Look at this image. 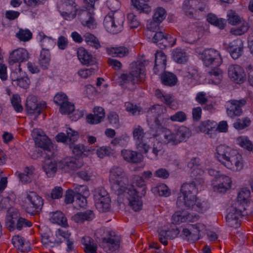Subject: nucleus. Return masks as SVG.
<instances>
[{"label":"nucleus","mask_w":253,"mask_h":253,"mask_svg":"<svg viewBox=\"0 0 253 253\" xmlns=\"http://www.w3.org/2000/svg\"><path fill=\"white\" fill-rule=\"evenodd\" d=\"M109 180L115 193L118 195L124 194L127 198L130 206L134 211H138L141 209L142 202L136 194L137 191L133 186H128V178L121 167L114 166L111 168Z\"/></svg>","instance_id":"1"},{"label":"nucleus","mask_w":253,"mask_h":253,"mask_svg":"<svg viewBox=\"0 0 253 253\" xmlns=\"http://www.w3.org/2000/svg\"><path fill=\"white\" fill-rule=\"evenodd\" d=\"M204 182V179L198 176L191 182L184 183L181 187V193L176 201L177 206L181 209H191L202 212L207 210L209 204L197 200L196 197L198 189Z\"/></svg>","instance_id":"2"},{"label":"nucleus","mask_w":253,"mask_h":253,"mask_svg":"<svg viewBox=\"0 0 253 253\" xmlns=\"http://www.w3.org/2000/svg\"><path fill=\"white\" fill-rule=\"evenodd\" d=\"M36 145L40 148H36L31 154V158L37 159L41 158L53 159L54 153L53 151L52 144L50 139L45 135L38 134L35 138Z\"/></svg>","instance_id":"3"},{"label":"nucleus","mask_w":253,"mask_h":253,"mask_svg":"<svg viewBox=\"0 0 253 253\" xmlns=\"http://www.w3.org/2000/svg\"><path fill=\"white\" fill-rule=\"evenodd\" d=\"M239 203H234L228 209L226 219L228 226L234 228L238 227L240 225V218L242 216L251 214L248 212V209L244 205H240Z\"/></svg>","instance_id":"4"},{"label":"nucleus","mask_w":253,"mask_h":253,"mask_svg":"<svg viewBox=\"0 0 253 253\" xmlns=\"http://www.w3.org/2000/svg\"><path fill=\"white\" fill-rule=\"evenodd\" d=\"M184 14L190 18L196 19L208 11L207 5L201 0H184L182 4Z\"/></svg>","instance_id":"5"},{"label":"nucleus","mask_w":253,"mask_h":253,"mask_svg":"<svg viewBox=\"0 0 253 253\" xmlns=\"http://www.w3.org/2000/svg\"><path fill=\"white\" fill-rule=\"evenodd\" d=\"M125 18L123 14L114 15L109 13L104 20V26L107 31L113 34H118L122 31Z\"/></svg>","instance_id":"6"},{"label":"nucleus","mask_w":253,"mask_h":253,"mask_svg":"<svg viewBox=\"0 0 253 253\" xmlns=\"http://www.w3.org/2000/svg\"><path fill=\"white\" fill-rule=\"evenodd\" d=\"M100 246L107 253H117L120 247V238L113 231H108L102 238Z\"/></svg>","instance_id":"7"},{"label":"nucleus","mask_w":253,"mask_h":253,"mask_svg":"<svg viewBox=\"0 0 253 253\" xmlns=\"http://www.w3.org/2000/svg\"><path fill=\"white\" fill-rule=\"evenodd\" d=\"M94 200L95 207L99 212H106L109 210L111 200L104 188H98L95 190Z\"/></svg>","instance_id":"8"},{"label":"nucleus","mask_w":253,"mask_h":253,"mask_svg":"<svg viewBox=\"0 0 253 253\" xmlns=\"http://www.w3.org/2000/svg\"><path fill=\"white\" fill-rule=\"evenodd\" d=\"M26 199V212L32 215L39 214L43 205L42 197L34 192H30L27 194Z\"/></svg>","instance_id":"9"},{"label":"nucleus","mask_w":253,"mask_h":253,"mask_svg":"<svg viewBox=\"0 0 253 253\" xmlns=\"http://www.w3.org/2000/svg\"><path fill=\"white\" fill-rule=\"evenodd\" d=\"M201 58L207 67H219L222 62L219 52L212 48L205 49L202 53Z\"/></svg>","instance_id":"10"},{"label":"nucleus","mask_w":253,"mask_h":253,"mask_svg":"<svg viewBox=\"0 0 253 253\" xmlns=\"http://www.w3.org/2000/svg\"><path fill=\"white\" fill-rule=\"evenodd\" d=\"M244 99L240 100H230L226 104V113L229 117L234 118L241 116L243 113L242 107L246 104Z\"/></svg>","instance_id":"11"},{"label":"nucleus","mask_w":253,"mask_h":253,"mask_svg":"<svg viewBox=\"0 0 253 253\" xmlns=\"http://www.w3.org/2000/svg\"><path fill=\"white\" fill-rule=\"evenodd\" d=\"M32 224L31 221L22 217L14 218L11 216H8L5 220V226L10 231L15 229L21 230L23 228L31 227Z\"/></svg>","instance_id":"12"},{"label":"nucleus","mask_w":253,"mask_h":253,"mask_svg":"<svg viewBox=\"0 0 253 253\" xmlns=\"http://www.w3.org/2000/svg\"><path fill=\"white\" fill-rule=\"evenodd\" d=\"M78 15L83 25L90 29L96 28V23L94 18L93 8L90 9L86 8L84 9H82L80 11Z\"/></svg>","instance_id":"13"},{"label":"nucleus","mask_w":253,"mask_h":253,"mask_svg":"<svg viewBox=\"0 0 253 253\" xmlns=\"http://www.w3.org/2000/svg\"><path fill=\"white\" fill-rule=\"evenodd\" d=\"M132 133L137 149L145 154L147 153L150 147L143 141L145 134L143 128L140 126H136L133 128Z\"/></svg>","instance_id":"14"},{"label":"nucleus","mask_w":253,"mask_h":253,"mask_svg":"<svg viewBox=\"0 0 253 253\" xmlns=\"http://www.w3.org/2000/svg\"><path fill=\"white\" fill-rule=\"evenodd\" d=\"M206 226L204 224L198 223L192 225V228L190 229L187 228L183 229L182 233L189 241L194 242L198 240L201 236L200 233L205 231Z\"/></svg>","instance_id":"15"},{"label":"nucleus","mask_w":253,"mask_h":253,"mask_svg":"<svg viewBox=\"0 0 253 253\" xmlns=\"http://www.w3.org/2000/svg\"><path fill=\"white\" fill-rule=\"evenodd\" d=\"M203 31L202 28L194 25L189 26L183 33L185 42L191 44L195 43L202 37Z\"/></svg>","instance_id":"16"},{"label":"nucleus","mask_w":253,"mask_h":253,"mask_svg":"<svg viewBox=\"0 0 253 253\" xmlns=\"http://www.w3.org/2000/svg\"><path fill=\"white\" fill-rule=\"evenodd\" d=\"M64 115H67L72 121H77L84 115L83 111L75 109L74 104L69 101L68 96L65 94H64Z\"/></svg>","instance_id":"17"},{"label":"nucleus","mask_w":253,"mask_h":253,"mask_svg":"<svg viewBox=\"0 0 253 253\" xmlns=\"http://www.w3.org/2000/svg\"><path fill=\"white\" fill-rule=\"evenodd\" d=\"M147 62L146 61H137L132 62L130 65V73L135 79V81L139 80L142 81L145 76L144 68Z\"/></svg>","instance_id":"18"},{"label":"nucleus","mask_w":253,"mask_h":253,"mask_svg":"<svg viewBox=\"0 0 253 253\" xmlns=\"http://www.w3.org/2000/svg\"><path fill=\"white\" fill-rule=\"evenodd\" d=\"M228 74L230 79L237 84H241L245 81L243 69L238 65H231L228 67Z\"/></svg>","instance_id":"19"},{"label":"nucleus","mask_w":253,"mask_h":253,"mask_svg":"<svg viewBox=\"0 0 253 253\" xmlns=\"http://www.w3.org/2000/svg\"><path fill=\"white\" fill-rule=\"evenodd\" d=\"M215 182V183H213L214 190L219 193L226 192L230 188L232 183L231 178L223 174L219 175Z\"/></svg>","instance_id":"20"},{"label":"nucleus","mask_w":253,"mask_h":253,"mask_svg":"<svg viewBox=\"0 0 253 253\" xmlns=\"http://www.w3.org/2000/svg\"><path fill=\"white\" fill-rule=\"evenodd\" d=\"M237 152L231 148L225 145H220L216 147V158L222 165L225 164V162L230 159V158Z\"/></svg>","instance_id":"21"},{"label":"nucleus","mask_w":253,"mask_h":253,"mask_svg":"<svg viewBox=\"0 0 253 253\" xmlns=\"http://www.w3.org/2000/svg\"><path fill=\"white\" fill-rule=\"evenodd\" d=\"M170 36L166 34H165L162 32H159L155 34L152 39V42L156 43L160 48L163 49L168 46L173 45L175 44V39H173L174 42L173 43H170Z\"/></svg>","instance_id":"22"},{"label":"nucleus","mask_w":253,"mask_h":253,"mask_svg":"<svg viewBox=\"0 0 253 253\" xmlns=\"http://www.w3.org/2000/svg\"><path fill=\"white\" fill-rule=\"evenodd\" d=\"M29 59L28 51L24 48H20L13 50L10 54L9 64L11 65L16 62H22Z\"/></svg>","instance_id":"23"},{"label":"nucleus","mask_w":253,"mask_h":253,"mask_svg":"<svg viewBox=\"0 0 253 253\" xmlns=\"http://www.w3.org/2000/svg\"><path fill=\"white\" fill-rule=\"evenodd\" d=\"M224 166L233 171H240L243 169V163L241 155L234 154L227 161L225 162Z\"/></svg>","instance_id":"24"},{"label":"nucleus","mask_w":253,"mask_h":253,"mask_svg":"<svg viewBox=\"0 0 253 253\" xmlns=\"http://www.w3.org/2000/svg\"><path fill=\"white\" fill-rule=\"evenodd\" d=\"M243 43L242 40L237 39L230 42L227 49L231 57L236 59L241 56L243 53Z\"/></svg>","instance_id":"25"},{"label":"nucleus","mask_w":253,"mask_h":253,"mask_svg":"<svg viewBox=\"0 0 253 253\" xmlns=\"http://www.w3.org/2000/svg\"><path fill=\"white\" fill-rule=\"evenodd\" d=\"M166 63L167 57L165 54L161 51L156 52L155 65L153 68L154 74H158L164 72L166 67Z\"/></svg>","instance_id":"26"},{"label":"nucleus","mask_w":253,"mask_h":253,"mask_svg":"<svg viewBox=\"0 0 253 253\" xmlns=\"http://www.w3.org/2000/svg\"><path fill=\"white\" fill-rule=\"evenodd\" d=\"M93 112L94 114H90L87 116V122L90 124H97L102 122L105 117L104 109L101 107H96Z\"/></svg>","instance_id":"27"},{"label":"nucleus","mask_w":253,"mask_h":253,"mask_svg":"<svg viewBox=\"0 0 253 253\" xmlns=\"http://www.w3.org/2000/svg\"><path fill=\"white\" fill-rule=\"evenodd\" d=\"M154 136L156 138L159 137L158 139L161 141L162 144H170L172 145L178 144L175 133H172L169 130L164 131L159 135L157 134L154 135Z\"/></svg>","instance_id":"28"},{"label":"nucleus","mask_w":253,"mask_h":253,"mask_svg":"<svg viewBox=\"0 0 253 253\" xmlns=\"http://www.w3.org/2000/svg\"><path fill=\"white\" fill-rule=\"evenodd\" d=\"M26 108L29 114H35L36 118L41 113V110L38 108L37 98L33 95L29 96L27 98Z\"/></svg>","instance_id":"29"},{"label":"nucleus","mask_w":253,"mask_h":253,"mask_svg":"<svg viewBox=\"0 0 253 253\" xmlns=\"http://www.w3.org/2000/svg\"><path fill=\"white\" fill-rule=\"evenodd\" d=\"M77 54L79 59L83 64L91 65L95 64L96 62L92 55L83 47L79 48Z\"/></svg>","instance_id":"30"},{"label":"nucleus","mask_w":253,"mask_h":253,"mask_svg":"<svg viewBox=\"0 0 253 253\" xmlns=\"http://www.w3.org/2000/svg\"><path fill=\"white\" fill-rule=\"evenodd\" d=\"M42 168L48 177H52L57 171V163L51 161L52 159L43 158Z\"/></svg>","instance_id":"31"},{"label":"nucleus","mask_w":253,"mask_h":253,"mask_svg":"<svg viewBox=\"0 0 253 253\" xmlns=\"http://www.w3.org/2000/svg\"><path fill=\"white\" fill-rule=\"evenodd\" d=\"M83 166V162L81 160L74 157L64 158V170L67 171L76 170Z\"/></svg>","instance_id":"32"},{"label":"nucleus","mask_w":253,"mask_h":253,"mask_svg":"<svg viewBox=\"0 0 253 253\" xmlns=\"http://www.w3.org/2000/svg\"><path fill=\"white\" fill-rule=\"evenodd\" d=\"M81 244L84 246V250L85 253H96L97 245L93 239L89 236H84L81 238Z\"/></svg>","instance_id":"33"},{"label":"nucleus","mask_w":253,"mask_h":253,"mask_svg":"<svg viewBox=\"0 0 253 253\" xmlns=\"http://www.w3.org/2000/svg\"><path fill=\"white\" fill-rule=\"evenodd\" d=\"M122 155L124 160L129 163H137L142 160V155L136 151L124 150L122 151Z\"/></svg>","instance_id":"34"},{"label":"nucleus","mask_w":253,"mask_h":253,"mask_svg":"<svg viewBox=\"0 0 253 253\" xmlns=\"http://www.w3.org/2000/svg\"><path fill=\"white\" fill-rule=\"evenodd\" d=\"M92 211L87 210L84 212H79L73 216V220L77 223H83L85 221H90L94 218Z\"/></svg>","instance_id":"35"},{"label":"nucleus","mask_w":253,"mask_h":253,"mask_svg":"<svg viewBox=\"0 0 253 253\" xmlns=\"http://www.w3.org/2000/svg\"><path fill=\"white\" fill-rule=\"evenodd\" d=\"M132 5L139 12L148 14L151 11V7L146 3L149 0H131Z\"/></svg>","instance_id":"36"},{"label":"nucleus","mask_w":253,"mask_h":253,"mask_svg":"<svg viewBox=\"0 0 253 253\" xmlns=\"http://www.w3.org/2000/svg\"><path fill=\"white\" fill-rule=\"evenodd\" d=\"M50 61V54L48 49L42 47L39 58V64L42 69L48 68Z\"/></svg>","instance_id":"37"},{"label":"nucleus","mask_w":253,"mask_h":253,"mask_svg":"<svg viewBox=\"0 0 253 253\" xmlns=\"http://www.w3.org/2000/svg\"><path fill=\"white\" fill-rule=\"evenodd\" d=\"M161 80L162 83L168 86H174L176 84L177 79L173 73L169 72H164L161 74Z\"/></svg>","instance_id":"38"},{"label":"nucleus","mask_w":253,"mask_h":253,"mask_svg":"<svg viewBox=\"0 0 253 253\" xmlns=\"http://www.w3.org/2000/svg\"><path fill=\"white\" fill-rule=\"evenodd\" d=\"M207 21L211 25L218 27L219 29H223L226 24V21L225 19L217 18L214 14L209 13L207 16Z\"/></svg>","instance_id":"39"},{"label":"nucleus","mask_w":253,"mask_h":253,"mask_svg":"<svg viewBox=\"0 0 253 253\" xmlns=\"http://www.w3.org/2000/svg\"><path fill=\"white\" fill-rule=\"evenodd\" d=\"M106 50L108 54L113 57H124L129 53L127 48L125 46L107 48Z\"/></svg>","instance_id":"40"},{"label":"nucleus","mask_w":253,"mask_h":253,"mask_svg":"<svg viewBox=\"0 0 253 253\" xmlns=\"http://www.w3.org/2000/svg\"><path fill=\"white\" fill-rule=\"evenodd\" d=\"M172 56L176 62L180 64L185 63L188 60V55L187 53L180 48H176L173 50Z\"/></svg>","instance_id":"41"},{"label":"nucleus","mask_w":253,"mask_h":253,"mask_svg":"<svg viewBox=\"0 0 253 253\" xmlns=\"http://www.w3.org/2000/svg\"><path fill=\"white\" fill-rule=\"evenodd\" d=\"M79 138L78 132L70 127L67 128L66 133L64 134V143L69 146L74 143Z\"/></svg>","instance_id":"42"},{"label":"nucleus","mask_w":253,"mask_h":253,"mask_svg":"<svg viewBox=\"0 0 253 253\" xmlns=\"http://www.w3.org/2000/svg\"><path fill=\"white\" fill-rule=\"evenodd\" d=\"M250 194L251 192L249 189L247 188H242L239 192L237 197V201L235 203H239V204L240 205H244L247 209L249 207L248 202L249 201Z\"/></svg>","instance_id":"43"},{"label":"nucleus","mask_w":253,"mask_h":253,"mask_svg":"<svg viewBox=\"0 0 253 253\" xmlns=\"http://www.w3.org/2000/svg\"><path fill=\"white\" fill-rule=\"evenodd\" d=\"M216 126L215 122L207 120L202 122L199 127L201 131L211 134L212 131H215Z\"/></svg>","instance_id":"44"},{"label":"nucleus","mask_w":253,"mask_h":253,"mask_svg":"<svg viewBox=\"0 0 253 253\" xmlns=\"http://www.w3.org/2000/svg\"><path fill=\"white\" fill-rule=\"evenodd\" d=\"M175 133L178 144L188 138L191 135L189 128L185 126L179 127Z\"/></svg>","instance_id":"45"},{"label":"nucleus","mask_w":253,"mask_h":253,"mask_svg":"<svg viewBox=\"0 0 253 253\" xmlns=\"http://www.w3.org/2000/svg\"><path fill=\"white\" fill-rule=\"evenodd\" d=\"M50 221L53 224L63 226V213L60 211H56L49 213Z\"/></svg>","instance_id":"46"},{"label":"nucleus","mask_w":253,"mask_h":253,"mask_svg":"<svg viewBox=\"0 0 253 253\" xmlns=\"http://www.w3.org/2000/svg\"><path fill=\"white\" fill-rule=\"evenodd\" d=\"M70 232L64 230V242L67 246L66 252V253H76L74 241L73 239L70 238Z\"/></svg>","instance_id":"47"},{"label":"nucleus","mask_w":253,"mask_h":253,"mask_svg":"<svg viewBox=\"0 0 253 253\" xmlns=\"http://www.w3.org/2000/svg\"><path fill=\"white\" fill-rule=\"evenodd\" d=\"M77 8L76 6H64V20H71L77 15Z\"/></svg>","instance_id":"48"},{"label":"nucleus","mask_w":253,"mask_h":253,"mask_svg":"<svg viewBox=\"0 0 253 253\" xmlns=\"http://www.w3.org/2000/svg\"><path fill=\"white\" fill-rule=\"evenodd\" d=\"M84 39L88 45L98 49L100 47V44L98 39L92 34L87 33L84 35Z\"/></svg>","instance_id":"49"},{"label":"nucleus","mask_w":253,"mask_h":253,"mask_svg":"<svg viewBox=\"0 0 253 253\" xmlns=\"http://www.w3.org/2000/svg\"><path fill=\"white\" fill-rule=\"evenodd\" d=\"M250 26L246 21L241 22V25L238 28H232L230 30V33L236 36H241L246 33L249 30Z\"/></svg>","instance_id":"50"},{"label":"nucleus","mask_w":253,"mask_h":253,"mask_svg":"<svg viewBox=\"0 0 253 253\" xmlns=\"http://www.w3.org/2000/svg\"><path fill=\"white\" fill-rule=\"evenodd\" d=\"M136 185L138 187V189H135L137 191V195L140 198V200L142 201L141 199V196L138 195V194L140 193L141 195H144L146 191H145V183L142 177L137 176L135 179V182ZM133 187H134L133 186ZM134 189L135 188H133Z\"/></svg>","instance_id":"51"},{"label":"nucleus","mask_w":253,"mask_h":253,"mask_svg":"<svg viewBox=\"0 0 253 253\" xmlns=\"http://www.w3.org/2000/svg\"><path fill=\"white\" fill-rule=\"evenodd\" d=\"M251 120L248 117H245L242 119H238L233 124V126L238 130H241L245 128L250 125Z\"/></svg>","instance_id":"52"},{"label":"nucleus","mask_w":253,"mask_h":253,"mask_svg":"<svg viewBox=\"0 0 253 253\" xmlns=\"http://www.w3.org/2000/svg\"><path fill=\"white\" fill-rule=\"evenodd\" d=\"M238 144L242 147L251 151L253 149V145L252 142L246 136H240L237 139Z\"/></svg>","instance_id":"53"},{"label":"nucleus","mask_w":253,"mask_h":253,"mask_svg":"<svg viewBox=\"0 0 253 253\" xmlns=\"http://www.w3.org/2000/svg\"><path fill=\"white\" fill-rule=\"evenodd\" d=\"M11 104L17 112H21L23 111V107L21 104V98L18 94H13L11 99Z\"/></svg>","instance_id":"54"},{"label":"nucleus","mask_w":253,"mask_h":253,"mask_svg":"<svg viewBox=\"0 0 253 253\" xmlns=\"http://www.w3.org/2000/svg\"><path fill=\"white\" fill-rule=\"evenodd\" d=\"M212 69L209 71V74L211 76L215 77V81H213L215 84H218L222 78V72L218 68V67H215L211 66Z\"/></svg>","instance_id":"55"},{"label":"nucleus","mask_w":253,"mask_h":253,"mask_svg":"<svg viewBox=\"0 0 253 253\" xmlns=\"http://www.w3.org/2000/svg\"><path fill=\"white\" fill-rule=\"evenodd\" d=\"M166 16V10L163 7H159L155 10L152 18L161 23L165 19Z\"/></svg>","instance_id":"56"},{"label":"nucleus","mask_w":253,"mask_h":253,"mask_svg":"<svg viewBox=\"0 0 253 253\" xmlns=\"http://www.w3.org/2000/svg\"><path fill=\"white\" fill-rule=\"evenodd\" d=\"M119 82L122 85L130 83L134 84L136 82L135 79L133 78L130 73L129 74H122L119 78Z\"/></svg>","instance_id":"57"},{"label":"nucleus","mask_w":253,"mask_h":253,"mask_svg":"<svg viewBox=\"0 0 253 253\" xmlns=\"http://www.w3.org/2000/svg\"><path fill=\"white\" fill-rule=\"evenodd\" d=\"M87 205V200L85 196L81 194L76 195V200L74 201V207L76 209L85 208Z\"/></svg>","instance_id":"58"},{"label":"nucleus","mask_w":253,"mask_h":253,"mask_svg":"<svg viewBox=\"0 0 253 253\" xmlns=\"http://www.w3.org/2000/svg\"><path fill=\"white\" fill-rule=\"evenodd\" d=\"M227 21L229 24L235 25L241 22L239 16L233 10H230L227 13Z\"/></svg>","instance_id":"59"},{"label":"nucleus","mask_w":253,"mask_h":253,"mask_svg":"<svg viewBox=\"0 0 253 253\" xmlns=\"http://www.w3.org/2000/svg\"><path fill=\"white\" fill-rule=\"evenodd\" d=\"M17 37L21 41H29L32 37V33L28 29H20L16 34Z\"/></svg>","instance_id":"60"},{"label":"nucleus","mask_w":253,"mask_h":253,"mask_svg":"<svg viewBox=\"0 0 253 253\" xmlns=\"http://www.w3.org/2000/svg\"><path fill=\"white\" fill-rule=\"evenodd\" d=\"M154 190L155 192H157L160 196L168 197L170 194L169 188L164 184L158 185L154 189Z\"/></svg>","instance_id":"61"},{"label":"nucleus","mask_w":253,"mask_h":253,"mask_svg":"<svg viewBox=\"0 0 253 253\" xmlns=\"http://www.w3.org/2000/svg\"><path fill=\"white\" fill-rule=\"evenodd\" d=\"M158 139L157 138L156 141L154 143L152 148V153H153L154 155L153 156L150 157L151 159H157L159 153L162 152L163 151V144L161 143V142L158 141Z\"/></svg>","instance_id":"62"},{"label":"nucleus","mask_w":253,"mask_h":253,"mask_svg":"<svg viewBox=\"0 0 253 253\" xmlns=\"http://www.w3.org/2000/svg\"><path fill=\"white\" fill-rule=\"evenodd\" d=\"M185 213L182 211H176L172 216L171 221L172 223L174 224H179L180 223L185 222Z\"/></svg>","instance_id":"63"},{"label":"nucleus","mask_w":253,"mask_h":253,"mask_svg":"<svg viewBox=\"0 0 253 253\" xmlns=\"http://www.w3.org/2000/svg\"><path fill=\"white\" fill-rule=\"evenodd\" d=\"M127 19L129 27L131 28H136L140 24L139 19L132 13H130L127 14Z\"/></svg>","instance_id":"64"}]
</instances>
